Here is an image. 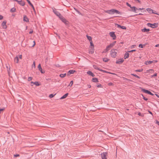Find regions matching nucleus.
<instances>
[{
	"mask_svg": "<svg viewBox=\"0 0 159 159\" xmlns=\"http://www.w3.org/2000/svg\"><path fill=\"white\" fill-rule=\"evenodd\" d=\"M109 60L107 58H104L103 59V61L105 62H107Z\"/></svg>",
	"mask_w": 159,
	"mask_h": 159,
	"instance_id": "29",
	"label": "nucleus"
},
{
	"mask_svg": "<svg viewBox=\"0 0 159 159\" xmlns=\"http://www.w3.org/2000/svg\"><path fill=\"white\" fill-rule=\"evenodd\" d=\"M116 25H117V26L118 28H120L121 26L120 25H118V24H116Z\"/></svg>",
	"mask_w": 159,
	"mask_h": 159,
	"instance_id": "53",
	"label": "nucleus"
},
{
	"mask_svg": "<svg viewBox=\"0 0 159 159\" xmlns=\"http://www.w3.org/2000/svg\"><path fill=\"white\" fill-rule=\"evenodd\" d=\"M68 94V93H67L65 94L60 98V99H64L66 98L67 97Z\"/></svg>",
	"mask_w": 159,
	"mask_h": 159,
	"instance_id": "21",
	"label": "nucleus"
},
{
	"mask_svg": "<svg viewBox=\"0 0 159 159\" xmlns=\"http://www.w3.org/2000/svg\"><path fill=\"white\" fill-rule=\"evenodd\" d=\"M140 89L142 91L145 93H148L152 95H153V94H152L151 92L149 91L148 90L142 88H140Z\"/></svg>",
	"mask_w": 159,
	"mask_h": 159,
	"instance_id": "7",
	"label": "nucleus"
},
{
	"mask_svg": "<svg viewBox=\"0 0 159 159\" xmlns=\"http://www.w3.org/2000/svg\"><path fill=\"white\" fill-rule=\"evenodd\" d=\"M96 86L98 88H102V85L100 84H97L96 85Z\"/></svg>",
	"mask_w": 159,
	"mask_h": 159,
	"instance_id": "31",
	"label": "nucleus"
},
{
	"mask_svg": "<svg viewBox=\"0 0 159 159\" xmlns=\"http://www.w3.org/2000/svg\"><path fill=\"white\" fill-rule=\"evenodd\" d=\"M88 87L90 88L91 87V86L90 85H88Z\"/></svg>",
	"mask_w": 159,
	"mask_h": 159,
	"instance_id": "64",
	"label": "nucleus"
},
{
	"mask_svg": "<svg viewBox=\"0 0 159 159\" xmlns=\"http://www.w3.org/2000/svg\"><path fill=\"white\" fill-rule=\"evenodd\" d=\"M90 42V47H94V44L93 43V42L92 41H91Z\"/></svg>",
	"mask_w": 159,
	"mask_h": 159,
	"instance_id": "30",
	"label": "nucleus"
},
{
	"mask_svg": "<svg viewBox=\"0 0 159 159\" xmlns=\"http://www.w3.org/2000/svg\"><path fill=\"white\" fill-rule=\"evenodd\" d=\"M155 47H159V44H157V45L155 46Z\"/></svg>",
	"mask_w": 159,
	"mask_h": 159,
	"instance_id": "60",
	"label": "nucleus"
},
{
	"mask_svg": "<svg viewBox=\"0 0 159 159\" xmlns=\"http://www.w3.org/2000/svg\"><path fill=\"white\" fill-rule=\"evenodd\" d=\"M120 28H121V29H124V30H125L126 29V27L124 26H121Z\"/></svg>",
	"mask_w": 159,
	"mask_h": 159,
	"instance_id": "39",
	"label": "nucleus"
},
{
	"mask_svg": "<svg viewBox=\"0 0 159 159\" xmlns=\"http://www.w3.org/2000/svg\"><path fill=\"white\" fill-rule=\"evenodd\" d=\"M138 115L139 116H143L142 115H141L140 112H139L138 113Z\"/></svg>",
	"mask_w": 159,
	"mask_h": 159,
	"instance_id": "54",
	"label": "nucleus"
},
{
	"mask_svg": "<svg viewBox=\"0 0 159 159\" xmlns=\"http://www.w3.org/2000/svg\"><path fill=\"white\" fill-rule=\"evenodd\" d=\"M105 12L109 14H112L114 13H119V11L116 10L111 9L110 10L105 11Z\"/></svg>",
	"mask_w": 159,
	"mask_h": 159,
	"instance_id": "4",
	"label": "nucleus"
},
{
	"mask_svg": "<svg viewBox=\"0 0 159 159\" xmlns=\"http://www.w3.org/2000/svg\"><path fill=\"white\" fill-rule=\"evenodd\" d=\"M94 68H95V69H98L99 70H100L99 68H98L96 66H93Z\"/></svg>",
	"mask_w": 159,
	"mask_h": 159,
	"instance_id": "50",
	"label": "nucleus"
},
{
	"mask_svg": "<svg viewBox=\"0 0 159 159\" xmlns=\"http://www.w3.org/2000/svg\"><path fill=\"white\" fill-rule=\"evenodd\" d=\"M117 50L116 49H112L111 51V56L113 57H115L116 56Z\"/></svg>",
	"mask_w": 159,
	"mask_h": 159,
	"instance_id": "2",
	"label": "nucleus"
},
{
	"mask_svg": "<svg viewBox=\"0 0 159 159\" xmlns=\"http://www.w3.org/2000/svg\"><path fill=\"white\" fill-rule=\"evenodd\" d=\"M126 5L129 6V7H130V8L132 7H131L130 5L128 3H126Z\"/></svg>",
	"mask_w": 159,
	"mask_h": 159,
	"instance_id": "45",
	"label": "nucleus"
},
{
	"mask_svg": "<svg viewBox=\"0 0 159 159\" xmlns=\"http://www.w3.org/2000/svg\"><path fill=\"white\" fill-rule=\"evenodd\" d=\"M146 10L150 13H153L157 15H158L157 13L155 12V11H153L152 9L151 8H147L146 9Z\"/></svg>",
	"mask_w": 159,
	"mask_h": 159,
	"instance_id": "8",
	"label": "nucleus"
},
{
	"mask_svg": "<svg viewBox=\"0 0 159 159\" xmlns=\"http://www.w3.org/2000/svg\"><path fill=\"white\" fill-rule=\"evenodd\" d=\"M124 60L123 58H120L116 61V63L117 64H120L123 62Z\"/></svg>",
	"mask_w": 159,
	"mask_h": 159,
	"instance_id": "11",
	"label": "nucleus"
},
{
	"mask_svg": "<svg viewBox=\"0 0 159 159\" xmlns=\"http://www.w3.org/2000/svg\"><path fill=\"white\" fill-rule=\"evenodd\" d=\"M55 95V94L54 95L52 94H50L49 95V97L50 98H51L53 97Z\"/></svg>",
	"mask_w": 159,
	"mask_h": 159,
	"instance_id": "33",
	"label": "nucleus"
},
{
	"mask_svg": "<svg viewBox=\"0 0 159 159\" xmlns=\"http://www.w3.org/2000/svg\"><path fill=\"white\" fill-rule=\"evenodd\" d=\"M134 76L136 77H137L138 78H140V77L139 76H138V75H134Z\"/></svg>",
	"mask_w": 159,
	"mask_h": 159,
	"instance_id": "51",
	"label": "nucleus"
},
{
	"mask_svg": "<svg viewBox=\"0 0 159 159\" xmlns=\"http://www.w3.org/2000/svg\"><path fill=\"white\" fill-rule=\"evenodd\" d=\"M143 70V69L139 70H135L136 72H141Z\"/></svg>",
	"mask_w": 159,
	"mask_h": 159,
	"instance_id": "44",
	"label": "nucleus"
},
{
	"mask_svg": "<svg viewBox=\"0 0 159 159\" xmlns=\"http://www.w3.org/2000/svg\"><path fill=\"white\" fill-rule=\"evenodd\" d=\"M142 97H143V99L144 100H146V101H147V100H148V98H146L144 97L143 96V95H142Z\"/></svg>",
	"mask_w": 159,
	"mask_h": 159,
	"instance_id": "43",
	"label": "nucleus"
},
{
	"mask_svg": "<svg viewBox=\"0 0 159 159\" xmlns=\"http://www.w3.org/2000/svg\"><path fill=\"white\" fill-rule=\"evenodd\" d=\"M5 110L4 108H0V114L1 113V112L4 111Z\"/></svg>",
	"mask_w": 159,
	"mask_h": 159,
	"instance_id": "38",
	"label": "nucleus"
},
{
	"mask_svg": "<svg viewBox=\"0 0 159 159\" xmlns=\"http://www.w3.org/2000/svg\"><path fill=\"white\" fill-rule=\"evenodd\" d=\"M129 54L127 53H125L124 56V58L126 59V58H128L129 57Z\"/></svg>",
	"mask_w": 159,
	"mask_h": 159,
	"instance_id": "22",
	"label": "nucleus"
},
{
	"mask_svg": "<svg viewBox=\"0 0 159 159\" xmlns=\"http://www.w3.org/2000/svg\"><path fill=\"white\" fill-rule=\"evenodd\" d=\"M87 37L88 39L90 41V42L91 41H92V38L91 36L87 35Z\"/></svg>",
	"mask_w": 159,
	"mask_h": 159,
	"instance_id": "28",
	"label": "nucleus"
},
{
	"mask_svg": "<svg viewBox=\"0 0 159 159\" xmlns=\"http://www.w3.org/2000/svg\"><path fill=\"white\" fill-rule=\"evenodd\" d=\"M135 46V45H133L131 46V48H134Z\"/></svg>",
	"mask_w": 159,
	"mask_h": 159,
	"instance_id": "58",
	"label": "nucleus"
},
{
	"mask_svg": "<svg viewBox=\"0 0 159 159\" xmlns=\"http://www.w3.org/2000/svg\"><path fill=\"white\" fill-rule=\"evenodd\" d=\"M3 17L2 16L0 15V20H2L3 19Z\"/></svg>",
	"mask_w": 159,
	"mask_h": 159,
	"instance_id": "47",
	"label": "nucleus"
},
{
	"mask_svg": "<svg viewBox=\"0 0 159 159\" xmlns=\"http://www.w3.org/2000/svg\"><path fill=\"white\" fill-rule=\"evenodd\" d=\"M33 66H34V67L35 68V62H33Z\"/></svg>",
	"mask_w": 159,
	"mask_h": 159,
	"instance_id": "56",
	"label": "nucleus"
},
{
	"mask_svg": "<svg viewBox=\"0 0 159 159\" xmlns=\"http://www.w3.org/2000/svg\"><path fill=\"white\" fill-rule=\"evenodd\" d=\"M136 51L135 50H132L130 51H129L128 52H134V51Z\"/></svg>",
	"mask_w": 159,
	"mask_h": 159,
	"instance_id": "48",
	"label": "nucleus"
},
{
	"mask_svg": "<svg viewBox=\"0 0 159 159\" xmlns=\"http://www.w3.org/2000/svg\"><path fill=\"white\" fill-rule=\"evenodd\" d=\"M153 62V61H146L145 62V64L146 65H148L150 64H151Z\"/></svg>",
	"mask_w": 159,
	"mask_h": 159,
	"instance_id": "23",
	"label": "nucleus"
},
{
	"mask_svg": "<svg viewBox=\"0 0 159 159\" xmlns=\"http://www.w3.org/2000/svg\"><path fill=\"white\" fill-rule=\"evenodd\" d=\"M34 84L35 85L37 86H39L40 85V84H39V82L37 81L34 82Z\"/></svg>",
	"mask_w": 159,
	"mask_h": 159,
	"instance_id": "27",
	"label": "nucleus"
},
{
	"mask_svg": "<svg viewBox=\"0 0 159 159\" xmlns=\"http://www.w3.org/2000/svg\"><path fill=\"white\" fill-rule=\"evenodd\" d=\"M142 31L143 32H148L149 31V30L144 28V29H142Z\"/></svg>",
	"mask_w": 159,
	"mask_h": 159,
	"instance_id": "25",
	"label": "nucleus"
},
{
	"mask_svg": "<svg viewBox=\"0 0 159 159\" xmlns=\"http://www.w3.org/2000/svg\"><path fill=\"white\" fill-rule=\"evenodd\" d=\"M157 73H155L154 75H152L151 76V77H154L155 76H157Z\"/></svg>",
	"mask_w": 159,
	"mask_h": 159,
	"instance_id": "42",
	"label": "nucleus"
},
{
	"mask_svg": "<svg viewBox=\"0 0 159 159\" xmlns=\"http://www.w3.org/2000/svg\"><path fill=\"white\" fill-rule=\"evenodd\" d=\"M16 11V9L15 8H13L11 10V11L12 12H14Z\"/></svg>",
	"mask_w": 159,
	"mask_h": 159,
	"instance_id": "32",
	"label": "nucleus"
},
{
	"mask_svg": "<svg viewBox=\"0 0 159 159\" xmlns=\"http://www.w3.org/2000/svg\"><path fill=\"white\" fill-rule=\"evenodd\" d=\"M154 72V70L153 69H149L146 70V73H153Z\"/></svg>",
	"mask_w": 159,
	"mask_h": 159,
	"instance_id": "18",
	"label": "nucleus"
},
{
	"mask_svg": "<svg viewBox=\"0 0 159 159\" xmlns=\"http://www.w3.org/2000/svg\"><path fill=\"white\" fill-rule=\"evenodd\" d=\"M155 95L158 98H159V95L158 94H156Z\"/></svg>",
	"mask_w": 159,
	"mask_h": 159,
	"instance_id": "61",
	"label": "nucleus"
},
{
	"mask_svg": "<svg viewBox=\"0 0 159 159\" xmlns=\"http://www.w3.org/2000/svg\"><path fill=\"white\" fill-rule=\"evenodd\" d=\"M107 153L106 152H103L101 154V158L102 159H107Z\"/></svg>",
	"mask_w": 159,
	"mask_h": 159,
	"instance_id": "9",
	"label": "nucleus"
},
{
	"mask_svg": "<svg viewBox=\"0 0 159 159\" xmlns=\"http://www.w3.org/2000/svg\"><path fill=\"white\" fill-rule=\"evenodd\" d=\"M66 74L65 73V74H61L60 75V76L61 77V78H64V77H65L66 76Z\"/></svg>",
	"mask_w": 159,
	"mask_h": 159,
	"instance_id": "26",
	"label": "nucleus"
},
{
	"mask_svg": "<svg viewBox=\"0 0 159 159\" xmlns=\"http://www.w3.org/2000/svg\"><path fill=\"white\" fill-rule=\"evenodd\" d=\"M14 156H15V157H18L19 156V155H18V154L15 155H14Z\"/></svg>",
	"mask_w": 159,
	"mask_h": 159,
	"instance_id": "57",
	"label": "nucleus"
},
{
	"mask_svg": "<svg viewBox=\"0 0 159 159\" xmlns=\"http://www.w3.org/2000/svg\"><path fill=\"white\" fill-rule=\"evenodd\" d=\"M131 10L133 11H134L136 12V10H138V9L134 7H133L131 8Z\"/></svg>",
	"mask_w": 159,
	"mask_h": 159,
	"instance_id": "20",
	"label": "nucleus"
},
{
	"mask_svg": "<svg viewBox=\"0 0 159 159\" xmlns=\"http://www.w3.org/2000/svg\"><path fill=\"white\" fill-rule=\"evenodd\" d=\"M108 85L111 86L113 85V83H109L108 84Z\"/></svg>",
	"mask_w": 159,
	"mask_h": 159,
	"instance_id": "49",
	"label": "nucleus"
},
{
	"mask_svg": "<svg viewBox=\"0 0 159 159\" xmlns=\"http://www.w3.org/2000/svg\"><path fill=\"white\" fill-rule=\"evenodd\" d=\"M33 32V30H31V31L29 32V33H30V34H31Z\"/></svg>",
	"mask_w": 159,
	"mask_h": 159,
	"instance_id": "59",
	"label": "nucleus"
},
{
	"mask_svg": "<svg viewBox=\"0 0 159 159\" xmlns=\"http://www.w3.org/2000/svg\"><path fill=\"white\" fill-rule=\"evenodd\" d=\"M32 80V78L31 77H29L28 79V81H30L31 80Z\"/></svg>",
	"mask_w": 159,
	"mask_h": 159,
	"instance_id": "41",
	"label": "nucleus"
},
{
	"mask_svg": "<svg viewBox=\"0 0 159 159\" xmlns=\"http://www.w3.org/2000/svg\"><path fill=\"white\" fill-rule=\"evenodd\" d=\"M38 68L39 70H41V67L40 64H39L38 66Z\"/></svg>",
	"mask_w": 159,
	"mask_h": 159,
	"instance_id": "35",
	"label": "nucleus"
},
{
	"mask_svg": "<svg viewBox=\"0 0 159 159\" xmlns=\"http://www.w3.org/2000/svg\"><path fill=\"white\" fill-rule=\"evenodd\" d=\"M33 43H34V44L32 46L33 47H34L35 45V41H33Z\"/></svg>",
	"mask_w": 159,
	"mask_h": 159,
	"instance_id": "55",
	"label": "nucleus"
},
{
	"mask_svg": "<svg viewBox=\"0 0 159 159\" xmlns=\"http://www.w3.org/2000/svg\"><path fill=\"white\" fill-rule=\"evenodd\" d=\"M75 72V70H70L68 72L67 75L69 76L71 74H73Z\"/></svg>",
	"mask_w": 159,
	"mask_h": 159,
	"instance_id": "14",
	"label": "nucleus"
},
{
	"mask_svg": "<svg viewBox=\"0 0 159 159\" xmlns=\"http://www.w3.org/2000/svg\"><path fill=\"white\" fill-rule=\"evenodd\" d=\"M156 124H157V125H159V121L157 120L156 121Z\"/></svg>",
	"mask_w": 159,
	"mask_h": 159,
	"instance_id": "52",
	"label": "nucleus"
},
{
	"mask_svg": "<svg viewBox=\"0 0 159 159\" xmlns=\"http://www.w3.org/2000/svg\"><path fill=\"white\" fill-rule=\"evenodd\" d=\"M17 2L19 4L22 6H24L25 5V2L21 0L20 1L17 0Z\"/></svg>",
	"mask_w": 159,
	"mask_h": 159,
	"instance_id": "13",
	"label": "nucleus"
},
{
	"mask_svg": "<svg viewBox=\"0 0 159 159\" xmlns=\"http://www.w3.org/2000/svg\"><path fill=\"white\" fill-rule=\"evenodd\" d=\"M53 11L54 13L60 18L61 20L66 25H67L69 24V22L67 21L60 13L56 10H53Z\"/></svg>",
	"mask_w": 159,
	"mask_h": 159,
	"instance_id": "1",
	"label": "nucleus"
},
{
	"mask_svg": "<svg viewBox=\"0 0 159 159\" xmlns=\"http://www.w3.org/2000/svg\"><path fill=\"white\" fill-rule=\"evenodd\" d=\"M147 25L149 27H150L152 28H154L158 26V24L157 23H154L153 24H151L148 23L147 24Z\"/></svg>",
	"mask_w": 159,
	"mask_h": 159,
	"instance_id": "6",
	"label": "nucleus"
},
{
	"mask_svg": "<svg viewBox=\"0 0 159 159\" xmlns=\"http://www.w3.org/2000/svg\"><path fill=\"white\" fill-rule=\"evenodd\" d=\"M87 73L89 75H91L93 77L95 75L91 71H89L87 72Z\"/></svg>",
	"mask_w": 159,
	"mask_h": 159,
	"instance_id": "17",
	"label": "nucleus"
},
{
	"mask_svg": "<svg viewBox=\"0 0 159 159\" xmlns=\"http://www.w3.org/2000/svg\"><path fill=\"white\" fill-rule=\"evenodd\" d=\"M92 81L94 82H98V79L96 78H94L92 79Z\"/></svg>",
	"mask_w": 159,
	"mask_h": 159,
	"instance_id": "24",
	"label": "nucleus"
},
{
	"mask_svg": "<svg viewBox=\"0 0 159 159\" xmlns=\"http://www.w3.org/2000/svg\"><path fill=\"white\" fill-rule=\"evenodd\" d=\"M7 21L6 20H5L2 21L1 23V26L2 29H6L7 28V26L6 25Z\"/></svg>",
	"mask_w": 159,
	"mask_h": 159,
	"instance_id": "5",
	"label": "nucleus"
},
{
	"mask_svg": "<svg viewBox=\"0 0 159 159\" xmlns=\"http://www.w3.org/2000/svg\"><path fill=\"white\" fill-rule=\"evenodd\" d=\"M27 2L29 3L30 2V1H29V0H26Z\"/></svg>",
	"mask_w": 159,
	"mask_h": 159,
	"instance_id": "62",
	"label": "nucleus"
},
{
	"mask_svg": "<svg viewBox=\"0 0 159 159\" xmlns=\"http://www.w3.org/2000/svg\"><path fill=\"white\" fill-rule=\"evenodd\" d=\"M110 36L113 38V39H115L116 36L113 32H111L109 34Z\"/></svg>",
	"mask_w": 159,
	"mask_h": 159,
	"instance_id": "12",
	"label": "nucleus"
},
{
	"mask_svg": "<svg viewBox=\"0 0 159 159\" xmlns=\"http://www.w3.org/2000/svg\"><path fill=\"white\" fill-rule=\"evenodd\" d=\"M75 9L79 15H82L81 13L79 11L75 8Z\"/></svg>",
	"mask_w": 159,
	"mask_h": 159,
	"instance_id": "37",
	"label": "nucleus"
},
{
	"mask_svg": "<svg viewBox=\"0 0 159 159\" xmlns=\"http://www.w3.org/2000/svg\"><path fill=\"white\" fill-rule=\"evenodd\" d=\"M14 62L17 63H18L19 62V58L18 57V56H16L15 57L14 59Z\"/></svg>",
	"mask_w": 159,
	"mask_h": 159,
	"instance_id": "16",
	"label": "nucleus"
},
{
	"mask_svg": "<svg viewBox=\"0 0 159 159\" xmlns=\"http://www.w3.org/2000/svg\"><path fill=\"white\" fill-rule=\"evenodd\" d=\"M42 73H43V72L42 71V69H41V70H39Z\"/></svg>",
	"mask_w": 159,
	"mask_h": 159,
	"instance_id": "63",
	"label": "nucleus"
},
{
	"mask_svg": "<svg viewBox=\"0 0 159 159\" xmlns=\"http://www.w3.org/2000/svg\"><path fill=\"white\" fill-rule=\"evenodd\" d=\"M139 47L141 48H143V46L142 44H140L139 45Z\"/></svg>",
	"mask_w": 159,
	"mask_h": 159,
	"instance_id": "40",
	"label": "nucleus"
},
{
	"mask_svg": "<svg viewBox=\"0 0 159 159\" xmlns=\"http://www.w3.org/2000/svg\"><path fill=\"white\" fill-rule=\"evenodd\" d=\"M73 81H71L70 82V84H69V86H71L73 84Z\"/></svg>",
	"mask_w": 159,
	"mask_h": 159,
	"instance_id": "36",
	"label": "nucleus"
},
{
	"mask_svg": "<svg viewBox=\"0 0 159 159\" xmlns=\"http://www.w3.org/2000/svg\"><path fill=\"white\" fill-rule=\"evenodd\" d=\"M18 57V58H20V59H22V55H20L19 56V57Z\"/></svg>",
	"mask_w": 159,
	"mask_h": 159,
	"instance_id": "46",
	"label": "nucleus"
},
{
	"mask_svg": "<svg viewBox=\"0 0 159 159\" xmlns=\"http://www.w3.org/2000/svg\"><path fill=\"white\" fill-rule=\"evenodd\" d=\"M29 4L31 6V7H32V8H33V10L34 11L35 10L34 8V7L33 5L32 4V3L31 2H30L29 3Z\"/></svg>",
	"mask_w": 159,
	"mask_h": 159,
	"instance_id": "34",
	"label": "nucleus"
},
{
	"mask_svg": "<svg viewBox=\"0 0 159 159\" xmlns=\"http://www.w3.org/2000/svg\"><path fill=\"white\" fill-rule=\"evenodd\" d=\"M23 20L26 22H28L29 21L28 18L25 16H24V17Z\"/></svg>",
	"mask_w": 159,
	"mask_h": 159,
	"instance_id": "19",
	"label": "nucleus"
},
{
	"mask_svg": "<svg viewBox=\"0 0 159 159\" xmlns=\"http://www.w3.org/2000/svg\"><path fill=\"white\" fill-rule=\"evenodd\" d=\"M94 51V47H90L89 50V53L90 54H93Z\"/></svg>",
	"mask_w": 159,
	"mask_h": 159,
	"instance_id": "10",
	"label": "nucleus"
},
{
	"mask_svg": "<svg viewBox=\"0 0 159 159\" xmlns=\"http://www.w3.org/2000/svg\"><path fill=\"white\" fill-rule=\"evenodd\" d=\"M116 42L114 41L112 42V43H111L109 45H108L106 49H105V51L106 52L107 51L109 50L110 48H112L115 45L116 43Z\"/></svg>",
	"mask_w": 159,
	"mask_h": 159,
	"instance_id": "3",
	"label": "nucleus"
},
{
	"mask_svg": "<svg viewBox=\"0 0 159 159\" xmlns=\"http://www.w3.org/2000/svg\"><path fill=\"white\" fill-rule=\"evenodd\" d=\"M100 70V71L102 72H105V73H109V74H113V75H116V74H115V73H111L110 72L107 71L103 70H101L100 69V70Z\"/></svg>",
	"mask_w": 159,
	"mask_h": 159,
	"instance_id": "15",
	"label": "nucleus"
}]
</instances>
